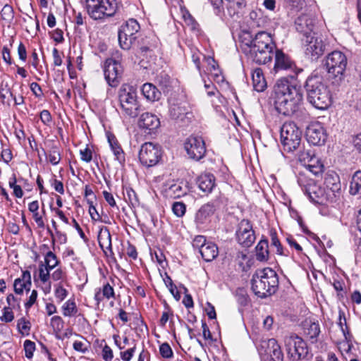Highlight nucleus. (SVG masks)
Listing matches in <instances>:
<instances>
[{
    "mask_svg": "<svg viewBox=\"0 0 361 361\" xmlns=\"http://www.w3.org/2000/svg\"><path fill=\"white\" fill-rule=\"evenodd\" d=\"M73 347L75 350L82 353H86L88 350V345L80 341H75L73 344Z\"/></svg>",
    "mask_w": 361,
    "mask_h": 361,
    "instance_id": "nucleus-60",
    "label": "nucleus"
},
{
    "mask_svg": "<svg viewBox=\"0 0 361 361\" xmlns=\"http://www.w3.org/2000/svg\"><path fill=\"white\" fill-rule=\"evenodd\" d=\"M136 350V345L135 344L132 348L120 353V357L123 361H130L134 355Z\"/></svg>",
    "mask_w": 361,
    "mask_h": 361,
    "instance_id": "nucleus-51",
    "label": "nucleus"
},
{
    "mask_svg": "<svg viewBox=\"0 0 361 361\" xmlns=\"http://www.w3.org/2000/svg\"><path fill=\"white\" fill-rule=\"evenodd\" d=\"M200 189L204 192H210L215 185V178L213 174L201 175L197 180Z\"/></svg>",
    "mask_w": 361,
    "mask_h": 361,
    "instance_id": "nucleus-29",
    "label": "nucleus"
},
{
    "mask_svg": "<svg viewBox=\"0 0 361 361\" xmlns=\"http://www.w3.org/2000/svg\"><path fill=\"white\" fill-rule=\"evenodd\" d=\"M68 295V291L63 287L61 283L54 286V296L58 302H61Z\"/></svg>",
    "mask_w": 361,
    "mask_h": 361,
    "instance_id": "nucleus-38",
    "label": "nucleus"
},
{
    "mask_svg": "<svg viewBox=\"0 0 361 361\" xmlns=\"http://www.w3.org/2000/svg\"><path fill=\"white\" fill-rule=\"evenodd\" d=\"M44 154L47 155L49 161L53 165H57L61 161V154L57 146H52L48 154H47L45 152Z\"/></svg>",
    "mask_w": 361,
    "mask_h": 361,
    "instance_id": "nucleus-36",
    "label": "nucleus"
},
{
    "mask_svg": "<svg viewBox=\"0 0 361 361\" xmlns=\"http://www.w3.org/2000/svg\"><path fill=\"white\" fill-rule=\"evenodd\" d=\"M304 334L310 339L316 338L320 333L319 324L311 321H305L303 324Z\"/></svg>",
    "mask_w": 361,
    "mask_h": 361,
    "instance_id": "nucleus-31",
    "label": "nucleus"
},
{
    "mask_svg": "<svg viewBox=\"0 0 361 361\" xmlns=\"http://www.w3.org/2000/svg\"><path fill=\"white\" fill-rule=\"evenodd\" d=\"M206 238L203 235H197L196 236L192 241V246L194 248L197 249L199 252L202 250V247L204 246L206 243H207Z\"/></svg>",
    "mask_w": 361,
    "mask_h": 361,
    "instance_id": "nucleus-52",
    "label": "nucleus"
},
{
    "mask_svg": "<svg viewBox=\"0 0 361 361\" xmlns=\"http://www.w3.org/2000/svg\"><path fill=\"white\" fill-rule=\"evenodd\" d=\"M350 192L353 195H358L361 198V170L356 171L353 176L350 185Z\"/></svg>",
    "mask_w": 361,
    "mask_h": 361,
    "instance_id": "nucleus-32",
    "label": "nucleus"
},
{
    "mask_svg": "<svg viewBox=\"0 0 361 361\" xmlns=\"http://www.w3.org/2000/svg\"><path fill=\"white\" fill-rule=\"evenodd\" d=\"M87 202L89 204V213L93 221H97L100 219V215L97 211L96 207L93 204V201L92 199L88 198Z\"/></svg>",
    "mask_w": 361,
    "mask_h": 361,
    "instance_id": "nucleus-53",
    "label": "nucleus"
},
{
    "mask_svg": "<svg viewBox=\"0 0 361 361\" xmlns=\"http://www.w3.org/2000/svg\"><path fill=\"white\" fill-rule=\"evenodd\" d=\"M80 159L82 161L89 163L92 159V152L87 146L85 149H80Z\"/></svg>",
    "mask_w": 361,
    "mask_h": 361,
    "instance_id": "nucleus-49",
    "label": "nucleus"
},
{
    "mask_svg": "<svg viewBox=\"0 0 361 361\" xmlns=\"http://www.w3.org/2000/svg\"><path fill=\"white\" fill-rule=\"evenodd\" d=\"M102 357L105 361H111L114 357L113 351L107 345H105L102 349Z\"/></svg>",
    "mask_w": 361,
    "mask_h": 361,
    "instance_id": "nucleus-62",
    "label": "nucleus"
},
{
    "mask_svg": "<svg viewBox=\"0 0 361 361\" xmlns=\"http://www.w3.org/2000/svg\"><path fill=\"white\" fill-rule=\"evenodd\" d=\"M271 346L273 347V345L271 344ZM275 346V348L273 349L272 353L270 354V360H274V361H283V354L281 349V346L278 343V342L274 343V347Z\"/></svg>",
    "mask_w": 361,
    "mask_h": 361,
    "instance_id": "nucleus-44",
    "label": "nucleus"
},
{
    "mask_svg": "<svg viewBox=\"0 0 361 361\" xmlns=\"http://www.w3.org/2000/svg\"><path fill=\"white\" fill-rule=\"evenodd\" d=\"M273 98L279 113L285 116L295 114L303 101V92L298 79L290 80L288 77L279 79L274 87Z\"/></svg>",
    "mask_w": 361,
    "mask_h": 361,
    "instance_id": "nucleus-1",
    "label": "nucleus"
},
{
    "mask_svg": "<svg viewBox=\"0 0 361 361\" xmlns=\"http://www.w3.org/2000/svg\"><path fill=\"white\" fill-rule=\"evenodd\" d=\"M277 342V341L274 338H269L267 340H263L261 341L259 351L261 355H270V354L272 353L273 349L275 348V346L272 347L271 344L274 345V343Z\"/></svg>",
    "mask_w": 361,
    "mask_h": 361,
    "instance_id": "nucleus-34",
    "label": "nucleus"
},
{
    "mask_svg": "<svg viewBox=\"0 0 361 361\" xmlns=\"http://www.w3.org/2000/svg\"><path fill=\"white\" fill-rule=\"evenodd\" d=\"M50 324L56 332H60L64 327V322L60 316L52 317L51 318Z\"/></svg>",
    "mask_w": 361,
    "mask_h": 361,
    "instance_id": "nucleus-45",
    "label": "nucleus"
},
{
    "mask_svg": "<svg viewBox=\"0 0 361 361\" xmlns=\"http://www.w3.org/2000/svg\"><path fill=\"white\" fill-rule=\"evenodd\" d=\"M124 197L126 201L128 202L129 204L133 207H136L139 203V200L135 192L131 188L126 189Z\"/></svg>",
    "mask_w": 361,
    "mask_h": 361,
    "instance_id": "nucleus-43",
    "label": "nucleus"
},
{
    "mask_svg": "<svg viewBox=\"0 0 361 361\" xmlns=\"http://www.w3.org/2000/svg\"><path fill=\"white\" fill-rule=\"evenodd\" d=\"M85 8L94 20H102L114 16L118 8L116 0H85Z\"/></svg>",
    "mask_w": 361,
    "mask_h": 361,
    "instance_id": "nucleus-7",
    "label": "nucleus"
},
{
    "mask_svg": "<svg viewBox=\"0 0 361 361\" xmlns=\"http://www.w3.org/2000/svg\"><path fill=\"white\" fill-rule=\"evenodd\" d=\"M237 242L243 247H250L256 240L252 224L247 219H243L238 225L235 231Z\"/></svg>",
    "mask_w": 361,
    "mask_h": 361,
    "instance_id": "nucleus-15",
    "label": "nucleus"
},
{
    "mask_svg": "<svg viewBox=\"0 0 361 361\" xmlns=\"http://www.w3.org/2000/svg\"><path fill=\"white\" fill-rule=\"evenodd\" d=\"M270 236H271V245L276 248V253L280 255H287V254L285 253L283 251V247L278 238L276 232L275 231H271Z\"/></svg>",
    "mask_w": 361,
    "mask_h": 361,
    "instance_id": "nucleus-40",
    "label": "nucleus"
},
{
    "mask_svg": "<svg viewBox=\"0 0 361 361\" xmlns=\"http://www.w3.org/2000/svg\"><path fill=\"white\" fill-rule=\"evenodd\" d=\"M1 16L2 20L10 22L14 17L13 9L11 6L6 4L1 11Z\"/></svg>",
    "mask_w": 361,
    "mask_h": 361,
    "instance_id": "nucleus-42",
    "label": "nucleus"
},
{
    "mask_svg": "<svg viewBox=\"0 0 361 361\" xmlns=\"http://www.w3.org/2000/svg\"><path fill=\"white\" fill-rule=\"evenodd\" d=\"M298 183L310 200L314 203L323 204L326 201L333 202L331 194L326 192L324 188L309 178L305 173L300 172L298 176Z\"/></svg>",
    "mask_w": 361,
    "mask_h": 361,
    "instance_id": "nucleus-6",
    "label": "nucleus"
},
{
    "mask_svg": "<svg viewBox=\"0 0 361 361\" xmlns=\"http://www.w3.org/2000/svg\"><path fill=\"white\" fill-rule=\"evenodd\" d=\"M97 238L99 246L104 252H106V250L112 251L111 236L107 227L103 226L100 228Z\"/></svg>",
    "mask_w": 361,
    "mask_h": 361,
    "instance_id": "nucleus-26",
    "label": "nucleus"
},
{
    "mask_svg": "<svg viewBox=\"0 0 361 361\" xmlns=\"http://www.w3.org/2000/svg\"><path fill=\"white\" fill-rule=\"evenodd\" d=\"M306 139L313 145H323L327 137L326 130L320 122L311 123L306 129Z\"/></svg>",
    "mask_w": 361,
    "mask_h": 361,
    "instance_id": "nucleus-18",
    "label": "nucleus"
},
{
    "mask_svg": "<svg viewBox=\"0 0 361 361\" xmlns=\"http://www.w3.org/2000/svg\"><path fill=\"white\" fill-rule=\"evenodd\" d=\"M295 25L297 31L307 37L311 35L314 27V20L310 16L302 14L296 18Z\"/></svg>",
    "mask_w": 361,
    "mask_h": 361,
    "instance_id": "nucleus-21",
    "label": "nucleus"
},
{
    "mask_svg": "<svg viewBox=\"0 0 361 361\" xmlns=\"http://www.w3.org/2000/svg\"><path fill=\"white\" fill-rule=\"evenodd\" d=\"M323 164H317V165L309 164L307 165V170L315 176H318L322 173L324 171Z\"/></svg>",
    "mask_w": 361,
    "mask_h": 361,
    "instance_id": "nucleus-59",
    "label": "nucleus"
},
{
    "mask_svg": "<svg viewBox=\"0 0 361 361\" xmlns=\"http://www.w3.org/2000/svg\"><path fill=\"white\" fill-rule=\"evenodd\" d=\"M184 20L185 23L191 27V29L193 30H198L199 25L191 16L190 13L187 12L183 15Z\"/></svg>",
    "mask_w": 361,
    "mask_h": 361,
    "instance_id": "nucleus-56",
    "label": "nucleus"
},
{
    "mask_svg": "<svg viewBox=\"0 0 361 361\" xmlns=\"http://www.w3.org/2000/svg\"><path fill=\"white\" fill-rule=\"evenodd\" d=\"M38 296V293L36 290H32L30 295L29 296L27 302L25 303V307L27 311L36 302Z\"/></svg>",
    "mask_w": 361,
    "mask_h": 361,
    "instance_id": "nucleus-57",
    "label": "nucleus"
},
{
    "mask_svg": "<svg viewBox=\"0 0 361 361\" xmlns=\"http://www.w3.org/2000/svg\"><path fill=\"white\" fill-rule=\"evenodd\" d=\"M189 114L187 104L184 102L173 103L169 106V115L173 120L185 121V119L189 118Z\"/></svg>",
    "mask_w": 361,
    "mask_h": 361,
    "instance_id": "nucleus-22",
    "label": "nucleus"
},
{
    "mask_svg": "<svg viewBox=\"0 0 361 361\" xmlns=\"http://www.w3.org/2000/svg\"><path fill=\"white\" fill-rule=\"evenodd\" d=\"M140 27L135 19H129L118 31V37L120 47L124 50H128L137 39V33Z\"/></svg>",
    "mask_w": 361,
    "mask_h": 361,
    "instance_id": "nucleus-11",
    "label": "nucleus"
},
{
    "mask_svg": "<svg viewBox=\"0 0 361 361\" xmlns=\"http://www.w3.org/2000/svg\"><path fill=\"white\" fill-rule=\"evenodd\" d=\"M14 319V314L13 311L9 307H4L3 309V314L0 317V320L4 322H11Z\"/></svg>",
    "mask_w": 361,
    "mask_h": 361,
    "instance_id": "nucleus-50",
    "label": "nucleus"
},
{
    "mask_svg": "<svg viewBox=\"0 0 361 361\" xmlns=\"http://www.w3.org/2000/svg\"><path fill=\"white\" fill-rule=\"evenodd\" d=\"M123 68L120 62L109 58L104 65V78L109 86L117 87L122 78Z\"/></svg>",
    "mask_w": 361,
    "mask_h": 361,
    "instance_id": "nucleus-14",
    "label": "nucleus"
},
{
    "mask_svg": "<svg viewBox=\"0 0 361 361\" xmlns=\"http://www.w3.org/2000/svg\"><path fill=\"white\" fill-rule=\"evenodd\" d=\"M256 259L258 261H267L269 258V244L267 240H261L255 247Z\"/></svg>",
    "mask_w": 361,
    "mask_h": 361,
    "instance_id": "nucleus-30",
    "label": "nucleus"
},
{
    "mask_svg": "<svg viewBox=\"0 0 361 361\" xmlns=\"http://www.w3.org/2000/svg\"><path fill=\"white\" fill-rule=\"evenodd\" d=\"M347 63V57L343 52L334 51L326 56L325 66L329 74L341 78L345 71Z\"/></svg>",
    "mask_w": 361,
    "mask_h": 361,
    "instance_id": "nucleus-12",
    "label": "nucleus"
},
{
    "mask_svg": "<svg viewBox=\"0 0 361 361\" xmlns=\"http://www.w3.org/2000/svg\"><path fill=\"white\" fill-rule=\"evenodd\" d=\"M251 284L255 295L261 298H267L275 293L278 289V274L269 267L257 269L252 275Z\"/></svg>",
    "mask_w": 361,
    "mask_h": 361,
    "instance_id": "nucleus-4",
    "label": "nucleus"
},
{
    "mask_svg": "<svg viewBox=\"0 0 361 361\" xmlns=\"http://www.w3.org/2000/svg\"><path fill=\"white\" fill-rule=\"evenodd\" d=\"M200 253L204 260L206 262H211L218 256L219 250L215 243L208 241L207 243L202 247Z\"/></svg>",
    "mask_w": 361,
    "mask_h": 361,
    "instance_id": "nucleus-28",
    "label": "nucleus"
},
{
    "mask_svg": "<svg viewBox=\"0 0 361 361\" xmlns=\"http://www.w3.org/2000/svg\"><path fill=\"white\" fill-rule=\"evenodd\" d=\"M253 89L259 92H263L267 87V81L264 76L262 70L259 68H255L252 74Z\"/></svg>",
    "mask_w": 361,
    "mask_h": 361,
    "instance_id": "nucleus-25",
    "label": "nucleus"
},
{
    "mask_svg": "<svg viewBox=\"0 0 361 361\" xmlns=\"http://www.w3.org/2000/svg\"><path fill=\"white\" fill-rule=\"evenodd\" d=\"M138 126L141 128L153 131L160 126V121L156 115L146 112L140 116Z\"/></svg>",
    "mask_w": 361,
    "mask_h": 361,
    "instance_id": "nucleus-23",
    "label": "nucleus"
},
{
    "mask_svg": "<svg viewBox=\"0 0 361 361\" xmlns=\"http://www.w3.org/2000/svg\"><path fill=\"white\" fill-rule=\"evenodd\" d=\"M305 54L314 61L322 56L325 51L326 45L320 37L310 35L305 37Z\"/></svg>",
    "mask_w": 361,
    "mask_h": 361,
    "instance_id": "nucleus-17",
    "label": "nucleus"
},
{
    "mask_svg": "<svg viewBox=\"0 0 361 361\" xmlns=\"http://www.w3.org/2000/svg\"><path fill=\"white\" fill-rule=\"evenodd\" d=\"M184 147L189 157L196 161L203 158L206 153L205 143L201 137L190 136L185 140Z\"/></svg>",
    "mask_w": 361,
    "mask_h": 361,
    "instance_id": "nucleus-16",
    "label": "nucleus"
},
{
    "mask_svg": "<svg viewBox=\"0 0 361 361\" xmlns=\"http://www.w3.org/2000/svg\"><path fill=\"white\" fill-rule=\"evenodd\" d=\"M63 315L64 317H74L78 313V307L74 300H68L61 307Z\"/></svg>",
    "mask_w": 361,
    "mask_h": 361,
    "instance_id": "nucleus-33",
    "label": "nucleus"
},
{
    "mask_svg": "<svg viewBox=\"0 0 361 361\" xmlns=\"http://www.w3.org/2000/svg\"><path fill=\"white\" fill-rule=\"evenodd\" d=\"M43 264L48 267V269L52 270L59 265V260L53 252L48 251L44 255V263Z\"/></svg>",
    "mask_w": 361,
    "mask_h": 361,
    "instance_id": "nucleus-37",
    "label": "nucleus"
},
{
    "mask_svg": "<svg viewBox=\"0 0 361 361\" xmlns=\"http://www.w3.org/2000/svg\"><path fill=\"white\" fill-rule=\"evenodd\" d=\"M161 149L159 145L149 142L144 143L139 152L141 164L147 167L155 166L161 157Z\"/></svg>",
    "mask_w": 361,
    "mask_h": 361,
    "instance_id": "nucleus-13",
    "label": "nucleus"
},
{
    "mask_svg": "<svg viewBox=\"0 0 361 361\" xmlns=\"http://www.w3.org/2000/svg\"><path fill=\"white\" fill-rule=\"evenodd\" d=\"M101 290L102 291V295L106 299L114 297V288L108 283L103 286Z\"/></svg>",
    "mask_w": 361,
    "mask_h": 361,
    "instance_id": "nucleus-58",
    "label": "nucleus"
},
{
    "mask_svg": "<svg viewBox=\"0 0 361 361\" xmlns=\"http://www.w3.org/2000/svg\"><path fill=\"white\" fill-rule=\"evenodd\" d=\"M22 280L25 281L23 283V290L29 291L32 286L31 274L29 271H25L22 274Z\"/></svg>",
    "mask_w": 361,
    "mask_h": 361,
    "instance_id": "nucleus-54",
    "label": "nucleus"
},
{
    "mask_svg": "<svg viewBox=\"0 0 361 361\" xmlns=\"http://www.w3.org/2000/svg\"><path fill=\"white\" fill-rule=\"evenodd\" d=\"M141 91L143 96L150 102L158 101L161 96V92L152 83H145Z\"/></svg>",
    "mask_w": 361,
    "mask_h": 361,
    "instance_id": "nucleus-27",
    "label": "nucleus"
},
{
    "mask_svg": "<svg viewBox=\"0 0 361 361\" xmlns=\"http://www.w3.org/2000/svg\"><path fill=\"white\" fill-rule=\"evenodd\" d=\"M24 282H25V281L22 280V276L16 279L14 281L13 288H14V291L16 294H19V295L23 294V293L24 291V290H23Z\"/></svg>",
    "mask_w": 361,
    "mask_h": 361,
    "instance_id": "nucleus-61",
    "label": "nucleus"
},
{
    "mask_svg": "<svg viewBox=\"0 0 361 361\" xmlns=\"http://www.w3.org/2000/svg\"><path fill=\"white\" fill-rule=\"evenodd\" d=\"M108 142L115 159L120 163L125 162V153L118 143L116 137L113 134L107 135Z\"/></svg>",
    "mask_w": 361,
    "mask_h": 361,
    "instance_id": "nucleus-24",
    "label": "nucleus"
},
{
    "mask_svg": "<svg viewBox=\"0 0 361 361\" xmlns=\"http://www.w3.org/2000/svg\"><path fill=\"white\" fill-rule=\"evenodd\" d=\"M308 102L316 109H327L332 103V97L323 78L319 75L310 76L305 82Z\"/></svg>",
    "mask_w": 361,
    "mask_h": 361,
    "instance_id": "nucleus-3",
    "label": "nucleus"
},
{
    "mask_svg": "<svg viewBox=\"0 0 361 361\" xmlns=\"http://www.w3.org/2000/svg\"><path fill=\"white\" fill-rule=\"evenodd\" d=\"M51 269H48L44 265L43 262H41L39 265V279L43 283L49 282L50 279Z\"/></svg>",
    "mask_w": 361,
    "mask_h": 361,
    "instance_id": "nucleus-41",
    "label": "nucleus"
},
{
    "mask_svg": "<svg viewBox=\"0 0 361 361\" xmlns=\"http://www.w3.org/2000/svg\"><path fill=\"white\" fill-rule=\"evenodd\" d=\"M159 353L164 358H171L173 356V350L168 343H164L159 346Z\"/></svg>",
    "mask_w": 361,
    "mask_h": 361,
    "instance_id": "nucleus-48",
    "label": "nucleus"
},
{
    "mask_svg": "<svg viewBox=\"0 0 361 361\" xmlns=\"http://www.w3.org/2000/svg\"><path fill=\"white\" fill-rule=\"evenodd\" d=\"M121 114L126 118H136L140 112L136 90L130 85H123L118 92Z\"/></svg>",
    "mask_w": 361,
    "mask_h": 361,
    "instance_id": "nucleus-5",
    "label": "nucleus"
},
{
    "mask_svg": "<svg viewBox=\"0 0 361 361\" xmlns=\"http://www.w3.org/2000/svg\"><path fill=\"white\" fill-rule=\"evenodd\" d=\"M17 328L20 334L29 335L31 329V323L25 317H21L17 322Z\"/></svg>",
    "mask_w": 361,
    "mask_h": 361,
    "instance_id": "nucleus-39",
    "label": "nucleus"
},
{
    "mask_svg": "<svg viewBox=\"0 0 361 361\" xmlns=\"http://www.w3.org/2000/svg\"><path fill=\"white\" fill-rule=\"evenodd\" d=\"M216 210L214 202H207L203 204L196 212L195 222L198 228L204 227L210 221V217Z\"/></svg>",
    "mask_w": 361,
    "mask_h": 361,
    "instance_id": "nucleus-19",
    "label": "nucleus"
},
{
    "mask_svg": "<svg viewBox=\"0 0 361 361\" xmlns=\"http://www.w3.org/2000/svg\"><path fill=\"white\" fill-rule=\"evenodd\" d=\"M302 133L293 122H286L280 131V140L283 148L288 152H292L300 148Z\"/></svg>",
    "mask_w": 361,
    "mask_h": 361,
    "instance_id": "nucleus-8",
    "label": "nucleus"
},
{
    "mask_svg": "<svg viewBox=\"0 0 361 361\" xmlns=\"http://www.w3.org/2000/svg\"><path fill=\"white\" fill-rule=\"evenodd\" d=\"M274 70L276 73L283 71L288 73V78L297 80L303 69L298 68L295 63L281 50L276 49L275 51V62Z\"/></svg>",
    "mask_w": 361,
    "mask_h": 361,
    "instance_id": "nucleus-10",
    "label": "nucleus"
},
{
    "mask_svg": "<svg viewBox=\"0 0 361 361\" xmlns=\"http://www.w3.org/2000/svg\"><path fill=\"white\" fill-rule=\"evenodd\" d=\"M324 184L327 193L331 194L333 201L341 193V185L339 176L334 171H329L324 177Z\"/></svg>",
    "mask_w": 361,
    "mask_h": 361,
    "instance_id": "nucleus-20",
    "label": "nucleus"
},
{
    "mask_svg": "<svg viewBox=\"0 0 361 361\" xmlns=\"http://www.w3.org/2000/svg\"><path fill=\"white\" fill-rule=\"evenodd\" d=\"M172 211L178 217H182L186 211V206L182 202H176L172 205Z\"/></svg>",
    "mask_w": 361,
    "mask_h": 361,
    "instance_id": "nucleus-46",
    "label": "nucleus"
},
{
    "mask_svg": "<svg viewBox=\"0 0 361 361\" xmlns=\"http://www.w3.org/2000/svg\"><path fill=\"white\" fill-rule=\"evenodd\" d=\"M30 90L32 92L33 94L36 97H42L43 95L42 90L41 87L38 85V83L33 82L30 85Z\"/></svg>",
    "mask_w": 361,
    "mask_h": 361,
    "instance_id": "nucleus-63",
    "label": "nucleus"
},
{
    "mask_svg": "<svg viewBox=\"0 0 361 361\" xmlns=\"http://www.w3.org/2000/svg\"><path fill=\"white\" fill-rule=\"evenodd\" d=\"M236 297L237 300L240 305L245 306L247 305L249 301L248 296L243 290H240V293H237Z\"/></svg>",
    "mask_w": 361,
    "mask_h": 361,
    "instance_id": "nucleus-64",
    "label": "nucleus"
},
{
    "mask_svg": "<svg viewBox=\"0 0 361 361\" xmlns=\"http://www.w3.org/2000/svg\"><path fill=\"white\" fill-rule=\"evenodd\" d=\"M23 346L25 357L28 359H31L35 350V343L30 340H25Z\"/></svg>",
    "mask_w": 361,
    "mask_h": 361,
    "instance_id": "nucleus-47",
    "label": "nucleus"
},
{
    "mask_svg": "<svg viewBox=\"0 0 361 361\" xmlns=\"http://www.w3.org/2000/svg\"><path fill=\"white\" fill-rule=\"evenodd\" d=\"M41 121L46 126H50L52 122V116L48 110L44 109L39 114Z\"/></svg>",
    "mask_w": 361,
    "mask_h": 361,
    "instance_id": "nucleus-55",
    "label": "nucleus"
},
{
    "mask_svg": "<svg viewBox=\"0 0 361 361\" xmlns=\"http://www.w3.org/2000/svg\"><path fill=\"white\" fill-rule=\"evenodd\" d=\"M284 345L289 361L304 360L309 353V348L307 343L295 334L284 338Z\"/></svg>",
    "mask_w": 361,
    "mask_h": 361,
    "instance_id": "nucleus-9",
    "label": "nucleus"
},
{
    "mask_svg": "<svg viewBox=\"0 0 361 361\" xmlns=\"http://www.w3.org/2000/svg\"><path fill=\"white\" fill-rule=\"evenodd\" d=\"M314 155V152L310 146L304 147L302 150L299 151L298 159L305 165Z\"/></svg>",
    "mask_w": 361,
    "mask_h": 361,
    "instance_id": "nucleus-35",
    "label": "nucleus"
},
{
    "mask_svg": "<svg viewBox=\"0 0 361 361\" xmlns=\"http://www.w3.org/2000/svg\"><path fill=\"white\" fill-rule=\"evenodd\" d=\"M240 49L247 59L257 64H265L271 61L276 45L271 35L259 32L254 38L250 32L240 36Z\"/></svg>",
    "mask_w": 361,
    "mask_h": 361,
    "instance_id": "nucleus-2",
    "label": "nucleus"
}]
</instances>
